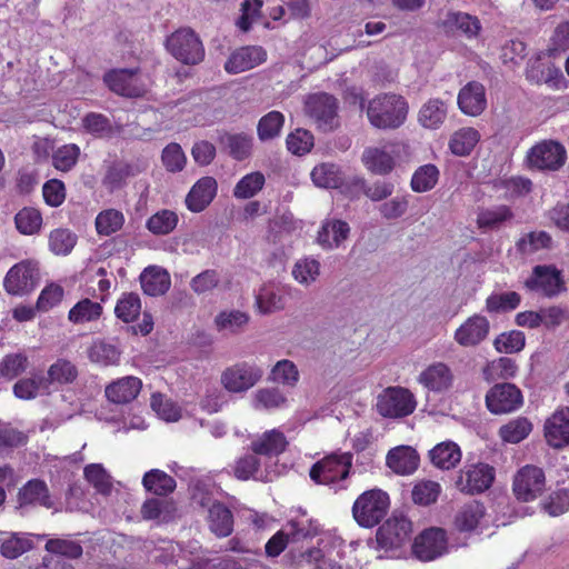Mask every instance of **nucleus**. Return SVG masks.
<instances>
[{"label": "nucleus", "instance_id": "obj_1", "mask_svg": "<svg viewBox=\"0 0 569 569\" xmlns=\"http://www.w3.org/2000/svg\"><path fill=\"white\" fill-rule=\"evenodd\" d=\"M361 108L370 124L377 129L391 130L400 128L407 120L409 104L405 97L397 93H380Z\"/></svg>", "mask_w": 569, "mask_h": 569}, {"label": "nucleus", "instance_id": "obj_2", "mask_svg": "<svg viewBox=\"0 0 569 569\" xmlns=\"http://www.w3.org/2000/svg\"><path fill=\"white\" fill-rule=\"evenodd\" d=\"M390 507L389 495L379 488L362 492L353 502L352 516L363 528L377 526L387 515Z\"/></svg>", "mask_w": 569, "mask_h": 569}, {"label": "nucleus", "instance_id": "obj_3", "mask_svg": "<svg viewBox=\"0 0 569 569\" xmlns=\"http://www.w3.org/2000/svg\"><path fill=\"white\" fill-rule=\"evenodd\" d=\"M351 466L350 452H335L312 466L310 478L319 485L338 487L349 476Z\"/></svg>", "mask_w": 569, "mask_h": 569}, {"label": "nucleus", "instance_id": "obj_4", "mask_svg": "<svg viewBox=\"0 0 569 569\" xmlns=\"http://www.w3.org/2000/svg\"><path fill=\"white\" fill-rule=\"evenodd\" d=\"M409 146L403 142L389 143L382 148L369 147L362 153L365 167L376 174H388L402 156L409 157Z\"/></svg>", "mask_w": 569, "mask_h": 569}, {"label": "nucleus", "instance_id": "obj_5", "mask_svg": "<svg viewBox=\"0 0 569 569\" xmlns=\"http://www.w3.org/2000/svg\"><path fill=\"white\" fill-rule=\"evenodd\" d=\"M417 401L413 393L402 387H389L377 398V411L387 418H400L415 411Z\"/></svg>", "mask_w": 569, "mask_h": 569}, {"label": "nucleus", "instance_id": "obj_6", "mask_svg": "<svg viewBox=\"0 0 569 569\" xmlns=\"http://www.w3.org/2000/svg\"><path fill=\"white\" fill-rule=\"evenodd\" d=\"M167 49L179 61L196 64L202 61L204 49L198 36L188 28L179 29L167 39Z\"/></svg>", "mask_w": 569, "mask_h": 569}, {"label": "nucleus", "instance_id": "obj_7", "mask_svg": "<svg viewBox=\"0 0 569 569\" xmlns=\"http://www.w3.org/2000/svg\"><path fill=\"white\" fill-rule=\"evenodd\" d=\"M530 168L540 171H557L567 161L566 148L558 141L545 140L531 147L527 153Z\"/></svg>", "mask_w": 569, "mask_h": 569}, {"label": "nucleus", "instance_id": "obj_8", "mask_svg": "<svg viewBox=\"0 0 569 569\" xmlns=\"http://www.w3.org/2000/svg\"><path fill=\"white\" fill-rule=\"evenodd\" d=\"M412 553L420 561H432L449 551L447 532L441 528H428L412 542Z\"/></svg>", "mask_w": 569, "mask_h": 569}, {"label": "nucleus", "instance_id": "obj_9", "mask_svg": "<svg viewBox=\"0 0 569 569\" xmlns=\"http://www.w3.org/2000/svg\"><path fill=\"white\" fill-rule=\"evenodd\" d=\"M262 370L251 363L240 362L226 368L220 377L221 386L231 393H242L256 386Z\"/></svg>", "mask_w": 569, "mask_h": 569}, {"label": "nucleus", "instance_id": "obj_10", "mask_svg": "<svg viewBox=\"0 0 569 569\" xmlns=\"http://www.w3.org/2000/svg\"><path fill=\"white\" fill-rule=\"evenodd\" d=\"M495 468L478 462L465 466L457 476L456 487L459 491L475 495L489 489L495 480Z\"/></svg>", "mask_w": 569, "mask_h": 569}, {"label": "nucleus", "instance_id": "obj_11", "mask_svg": "<svg viewBox=\"0 0 569 569\" xmlns=\"http://www.w3.org/2000/svg\"><path fill=\"white\" fill-rule=\"evenodd\" d=\"M104 82L116 93L124 97H139L143 94L150 80L137 70H112L104 76Z\"/></svg>", "mask_w": 569, "mask_h": 569}, {"label": "nucleus", "instance_id": "obj_12", "mask_svg": "<svg viewBox=\"0 0 569 569\" xmlns=\"http://www.w3.org/2000/svg\"><path fill=\"white\" fill-rule=\"evenodd\" d=\"M38 267L31 260H23L12 266L4 279L3 288L11 296H23L36 287Z\"/></svg>", "mask_w": 569, "mask_h": 569}, {"label": "nucleus", "instance_id": "obj_13", "mask_svg": "<svg viewBox=\"0 0 569 569\" xmlns=\"http://www.w3.org/2000/svg\"><path fill=\"white\" fill-rule=\"evenodd\" d=\"M546 487V476L541 468L525 466L515 475L512 489L522 501H531L539 497Z\"/></svg>", "mask_w": 569, "mask_h": 569}, {"label": "nucleus", "instance_id": "obj_14", "mask_svg": "<svg viewBox=\"0 0 569 569\" xmlns=\"http://www.w3.org/2000/svg\"><path fill=\"white\" fill-rule=\"evenodd\" d=\"M411 532V521L402 515H393L379 528L377 540L386 550H397L409 541Z\"/></svg>", "mask_w": 569, "mask_h": 569}, {"label": "nucleus", "instance_id": "obj_15", "mask_svg": "<svg viewBox=\"0 0 569 569\" xmlns=\"http://www.w3.org/2000/svg\"><path fill=\"white\" fill-rule=\"evenodd\" d=\"M523 403L521 391L511 383H498L486 395V406L493 415H506L518 410Z\"/></svg>", "mask_w": 569, "mask_h": 569}, {"label": "nucleus", "instance_id": "obj_16", "mask_svg": "<svg viewBox=\"0 0 569 569\" xmlns=\"http://www.w3.org/2000/svg\"><path fill=\"white\" fill-rule=\"evenodd\" d=\"M305 113L322 130L336 124L337 101L326 93L309 96L305 101Z\"/></svg>", "mask_w": 569, "mask_h": 569}, {"label": "nucleus", "instance_id": "obj_17", "mask_svg": "<svg viewBox=\"0 0 569 569\" xmlns=\"http://www.w3.org/2000/svg\"><path fill=\"white\" fill-rule=\"evenodd\" d=\"M525 287L546 297L556 296L565 289L560 271L552 266L535 267Z\"/></svg>", "mask_w": 569, "mask_h": 569}, {"label": "nucleus", "instance_id": "obj_18", "mask_svg": "<svg viewBox=\"0 0 569 569\" xmlns=\"http://www.w3.org/2000/svg\"><path fill=\"white\" fill-rule=\"evenodd\" d=\"M350 236L348 222L337 218H326L316 236V243L326 251L342 248Z\"/></svg>", "mask_w": 569, "mask_h": 569}, {"label": "nucleus", "instance_id": "obj_19", "mask_svg": "<svg viewBox=\"0 0 569 569\" xmlns=\"http://www.w3.org/2000/svg\"><path fill=\"white\" fill-rule=\"evenodd\" d=\"M267 60V51L260 46H243L233 50L224 62L229 74L249 71Z\"/></svg>", "mask_w": 569, "mask_h": 569}, {"label": "nucleus", "instance_id": "obj_20", "mask_svg": "<svg viewBox=\"0 0 569 569\" xmlns=\"http://www.w3.org/2000/svg\"><path fill=\"white\" fill-rule=\"evenodd\" d=\"M489 320L481 315L467 318L455 331L453 340L463 348L480 345L489 335Z\"/></svg>", "mask_w": 569, "mask_h": 569}, {"label": "nucleus", "instance_id": "obj_21", "mask_svg": "<svg viewBox=\"0 0 569 569\" xmlns=\"http://www.w3.org/2000/svg\"><path fill=\"white\" fill-rule=\"evenodd\" d=\"M142 380L136 376H124L109 382L104 396L114 405H128L136 400L142 390Z\"/></svg>", "mask_w": 569, "mask_h": 569}, {"label": "nucleus", "instance_id": "obj_22", "mask_svg": "<svg viewBox=\"0 0 569 569\" xmlns=\"http://www.w3.org/2000/svg\"><path fill=\"white\" fill-rule=\"evenodd\" d=\"M417 381L428 391L440 393L452 387L453 372L447 363L433 362L419 373Z\"/></svg>", "mask_w": 569, "mask_h": 569}, {"label": "nucleus", "instance_id": "obj_23", "mask_svg": "<svg viewBox=\"0 0 569 569\" xmlns=\"http://www.w3.org/2000/svg\"><path fill=\"white\" fill-rule=\"evenodd\" d=\"M441 26L446 31L459 32L468 40L477 39L482 32L480 19L462 11H448L441 20Z\"/></svg>", "mask_w": 569, "mask_h": 569}, {"label": "nucleus", "instance_id": "obj_24", "mask_svg": "<svg viewBox=\"0 0 569 569\" xmlns=\"http://www.w3.org/2000/svg\"><path fill=\"white\" fill-rule=\"evenodd\" d=\"M122 349L114 340L96 339L87 348V357L91 363L107 368L120 365Z\"/></svg>", "mask_w": 569, "mask_h": 569}, {"label": "nucleus", "instance_id": "obj_25", "mask_svg": "<svg viewBox=\"0 0 569 569\" xmlns=\"http://www.w3.org/2000/svg\"><path fill=\"white\" fill-rule=\"evenodd\" d=\"M458 107L466 116H480L487 108L485 87L476 81L467 83L458 93Z\"/></svg>", "mask_w": 569, "mask_h": 569}, {"label": "nucleus", "instance_id": "obj_26", "mask_svg": "<svg viewBox=\"0 0 569 569\" xmlns=\"http://www.w3.org/2000/svg\"><path fill=\"white\" fill-rule=\"evenodd\" d=\"M387 467L399 476L412 475L419 466V455L410 446H398L388 451Z\"/></svg>", "mask_w": 569, "mask_h": 569}, {"label": "nucleus", "instance_id": "obj_27", "mask_svg": "<svg viewBox=\"0 0 569 569\" xmlns=\"http://www.w3.org/2000/svg\"><path fill=\"white\" fill-rule=\"evenodd\" d=\"M217 181L212 177L199 179L186 197V206L192 212L203 211L217 194Z\"/></svg>", "mask_w": 569, "mask_h": 569}, {"label": "nucleus", "instance_id": "obj_28", "mask_svg": "<svg viewBox=\"0 0 569 569\" xmlns=\"http://www.w3.org/2000/svg\"><path fill=\"white\" fill-rule=\"evenodd\" d=\"M256 309L261 315H270L284 309L286 298L279 283H263L256 293Z\"/></svg>", "mask_w": 569, "mask_h": 569}, {"label": "nucleus", "instance_id": "obj_29", "mask_svg": "<svg viewBox=\"0 0 569 569\" xmlns=\"http://www.w3.org/2000/svg\"><path fill=\"white\" fill-rule=\"evenodd\" d=\"M142 291L151 297L164 295L171 287L170 273L160 266H148L139 277Z\"/></svg>", "mask_w": 569, "mask_h": 569}, {"label": "nucleus", "instance_id": "obj_30", "mask_svg": "<svg viewBox=\"0 0 569 569\" xmlns=\"http://www.w3.org/2000/svg\"><path fill=\"white\" fill-rule=\"evenodd\" d=\"M487 523L485 507L478 501L463 506L455 518V527L462 532L480 531Z\"/></svg>", "mask_w": 569, "mask_h": 569}, {"label": "nucleus", "instance_id": "obj_31", "mask_svg": "<svg viewBox=\"0 0 569 569\" xmlns=\"http://www.w3.org/2000/svg\"><path fill=\"white\" fill-rule=\"evenodd\" d=\"M545 436L548 443L555 448L569 443V408L556 411L546 421Z\"/></svg>", "mask_w": 569, "mask_h": 569}, {"label": "nucleus", "instance_id": "obj_32", "mask_svg": "<svg viewBox=\"0 0 569 569\" xmlns=\"http://www.w3.org/2000/svg\"><path fill=\"white\" fill-rule=\"evenodd\" d=\"M449 102L440 98L428 99L418 111V122L428 130L439 129L446 121Z\"/></svg>", "mask_w": 569, "mask_h": 569}, {"label": "nucleus", "instance_id": "obj_33", "mask_svg": "<svg viewBox=\"0 0 569 569\" xmlns=\"http://www.w3.org/2000/svg\"><path fill=\"white\" fill-rule=\"evenodd\" d=\"M288 441L278 429L264 431L256 436L250 445L251 450L258 455L277 456L286 450Z\"/></svg>", "mask_w": 569, "mask_h": 569}, {"label": "nucleus", "instance_id": "obj_34", "mask_svg": "<svg viewBox=\"0 0 569 569\" xmlns=\"http://www.w3.org/2000/svg\"><path fill=\"white\" fill-rule=\"evenodd\" d=\"M539 61H535L526 71V77L529 81L535 83H546L556 90L567 88V80L561 70L553 64H548L546 68L540 69Z\"/></svg>", "mask_w": 569, "mask_h": 569}, {"label": "nucleus", "instance_id": "obj_35", "mask_svg": "<svg viewBox=\"0 0 569 569\" xmlns=\"http://www.w3.org/2000/svg\"><path fill=\"white\" fill-rule=\"evenodd\" d=\"M481 139L480 132L472 127L456 130L448 142L450 152L456 157H468Z\"/></svg>", "mask_w": 569, "mask_h": 569}, {"label": "nucleus", "instance_id": "obj_36", "mask_svg": "<svg viewBox=\"0 0 569 569\" xmlns=\"http://www.w3.org/2000/svg\"><path fill=\"white\" fill-rule=\"evenodd\" d=\"M429 456L435 467L450 470L461 461L462 452L456 442L448 440L435 446L430 450Z\"/></svg>", "mask_w": 569, "mask_h": 569}, {"label": "nucleus", "instance_id": "obj_37", "mask_svg": "<svg viewBox=\"0 0 569 569\" xmlns=\"http://www.w3.org/2000/svg\"><path fill=\"white\" fill-rule=\"evenodd\" d=\"M321 274V263L313 257L298 259L291 269V276L302 287H310L316 283Z\"/></svg>", "mask_w": 569, "mask_h": 569}, {"label": "nucleus", "instance_id": "obj_38", "mask_svg": "<svg viewBox=\"0 0 569 569\" xmlns=\"http://www.w3.org/2000/svg\"><path fill=\"white\" fill-rule=\"evenodd\" d=\"M18 502L20 507L28 505H40L46 508L53 507L48 488L40 480H30L26 483L18 493Z\"/></svg>", "mask_w": 569, "mask_h": 569}, {"label": "nucleus", "instance_id": "obj_39", "mask_svg": "<svg viewBox=\"0 0 569 569\" xmlns=\"http://www.w3.org/2000/svg\"><path fill=\"white\" fill-rule=\"evenodd\" d=\"M250 317L247 312L237 309H226L220 311L213 320L217 331L234 335L241 331L249 322Z\"/></svg>", "mask_w": 569, "mask_h": 569}, {"label": "nucleus", "instance_id": "obj_40", "mask_svg": "<svg viewBox=\"0 0 569 569\" xmlns=\"http://www.w3.org/2000/svg\"><path fill=\"white\" fill-rule=\"evenodd\" d=\"M439 177L440 171L436 164H422L412 173L410 187L418 193L430 191L437 186Z\"/></svg>", "mask_w": 569, "mask_h": 569}, {"label": "nucleus", "instance_id": "obj_41", "mask_svg": "<svg viewBox=\"0 0 569 569\" xmlns=\"http://www.w3.org/2000/svg\"><path fill=\"white\" fill-rule=\"evenodd\" d=\"M103 308L101 303L92 301L88 298L77 302L68 313V319L74 325H82L98 320L102 315Z\"/></svg>", "mask_w": 569, "mask_h": 569}, {"label": "nucleus", "instance_id": "obj_42", "mask_svg": "<svg viewBox=\"0 0 569 569\" xmlns=\"http://www.w3.org/2000/svg\"><path fill=\"white\" fill-rule=\"evenodd\" d=\"M269 379L274 383L293 388L300 380V372L293 361L281 359L271 368Z\"/></svg>", "mask_w": 569, "mask_h": 569}, {"label": "nucleus", "instance_id": "obj_43", "mask_svg": "<svg viewBox=\"0 0 569 569\" xmlns=\"http://www.w3.org/2000/svg\"><path fill=\"white\" fill-rule=\"evenodd\" d=\"M42 216L36 208H22L14 216L16 228L24 236L38 234L42 229Z\"/></svg>", "mask_w": 569, "mask_h": 569}, {"label": "nucleus", "instance_id": "obj_44", "mask_svg": "<svg viewBox=\"0 0 569 569\" xmlns=\"http://www.w3.org/2000/svg\"><path fill=\"white\" fill-rule=\"evenodd\" d=\"M311 180L318 188H339L342 183V173L336 164L320 163L311 171Z\"/></svg>", "mask_w": 569, "mask_h": 569}, {"label": "nucleus", "instance_id": "obj_45", "mask_svg": "<svg viewBox=\"0 0 569 569\" xmlns=\"http://www.w3.org/2000/svg\"><path fill=\"white\" fill-rule=\"evenodd\" d=\"M32 535L8 533L0 539L1 553L10 559L21 556L33 547Z\"/></svg>", "mask_w": 569, "mask_h": 569}, {"label": "nucleus", "instance_id": "obj_46", "mask_svg": "<svg viewBox=\"0 0 569 569\" xmlns=\"http://www.w3.org/2000/svg\"><path fill=\"white\" fill-rule=\"evenodd\" d=\"M176 512L173 502L157 498L148 499L141 507V516L146 520H157L159 522L169 521Z\"/></svg>", "mask_w": 569, "mask_h": 569}, {"label": "nucleus", "instance_id": "obj_47", "mask_svg": "<svg viewBox=\"0 0 569 569\" xmlns=\"http://www.w3.org/2000/svg\"><path fill=\"white\" fill-rule=\"evenodd\" d=\"M78 369L73 362L67 359L56 360L48 369V388L50 385H69L76 381Z\"/></svg>", "mask_w": 569, "mask_h": 569}, {"label": "nucleus", "instance_id": "obj_48", "mask_svg": "<svg viewBox=\"0 0 569 569\" xmlns=\"http://www.w3.org/2000/svg\"><path fill=\"white\" fill-rule=\"evenodd\" d=\"M209 526L216 536H229L233 527V520L230 510L221 503L212 505V507L209 509Z\"/></svg>", "mask_w": 569, "mask_h": 569}, {"label": "nucleus", "instance_id": "obj_49", "mask_svg": "<svg viewBox=\"0 0 569 569\" xmlns=\"http://www.w3.org/2000/svg\"><path fill=\"white\" fill-rule=\"evenodd\" d=\"M142 485L146 490L158 496H166L176 488L174 479L159 469H152L144 473Z\"/></svg>", "mask_w": 569, "mask_h": 569}, {"label": "nucleus", "instance_id": "obj_50", "mask_svg": "<svg viewBox=\"0 0 569 569\" xmlns=\"http://www.w3.org/2000/svg\"><path fill=\"white\" fill-rule=\"evenodd\" d=\"M518 371L515 360L501 357L488 362L482 369V376L488 382L513 378Z\"/></svg>", "mask_w": 569, "mask_h": 569}, {"label": "nucleus", "instance_id": "obj_51", "mask_svg": "<svg viewBox=\"0 0 569 569\" xmlns=\"http://www.w3.org/2000/svg\"><path fill=\"white\" fill-rule=\"evenodd\" d=\"M266 183L264 174L253 171L243 176L233 188V197L237 199H250L257 196Z\"/></svg>", "mask_w": 569, "mask_h": 569}, {"label": "nucleus", "instance_id": "obj_52", "mask_svg": "<svg viewBox=\"0 0 569 569\" xmlns=\"http://www.w3.org/2000/svg\"><path fill=\"white\" fill-rule=\"evenodd\" d=\"M531 431V422L527 418L518 417L501 426L499 436L503 442L518 443L526 439Z\"/></svg>", "mask_w": 569, "mask_h": 569}, {"label": "nucleus", "instance_id": "obj_53", "mask_svg": "<svg viewBox=\"0 0 569 569\" xmlns=\"http://www.w3.org/2000/svg\"><path fill=\"white\" fill-rule=\"evenodd\" d=\"M251 403L257 410H271L286 406L287 398L277 388H262L252 395Z\"/></svg>", "mask_w": 569, "mask_h": 569}, {"label": "nucleus", "instance_id": "obj_54", "mask_svg": "<svg viewBox=\"0 0 569 569\" xmlns=\"http://www.w3.org/2000/svg\"><path fill=\"white\" fill-rule=\"evenodd\" d=\"M84 479L98 493L109 495L112 490L111 476L101 463H90L83 470Z\"/></svg>", "mask_w": 569, "mask_h": 569}, {"label": "nucleus", "instance_id": "obj_55", "mask_svg": "<svg viewBox=\"0 0 569 569\" xmlns=\"http://www.w3.org/2000/svg\"><path fill=\"white\" fill-rule=\"evenodd\" d=\"M48 392V381L44 377L21 379L13 386L14 396L22 400H30Z\"/></svg>", "mask_w": 569, "mask_h": 569}, {"label": "nucleus", "instance_id": "obj_56", "mask_svg": "<svg viewBox=\"0 0 569 569\" xmlns=\"http://www.w3.org/2000/svg\"><path fill=\"white\" fill-rule=\"evenodd\" d=\"M513 213L507 206H496L492 208L481 209L477 217V224L480 228H497L502 223L511 220Z\"/></svg>", "mask_w": 569, "mask_h": 569}, {"label": "nucleus", "instance_id": "obj_57", "mask_svg": "<svg viewBox=\"0 0 569 569\" xmlns=\"http://www.w3.org/2000/svg\"><path fill=\"white\" fill-rule=\"evenodd\" d=\"M179 218L171 210H160L147 220V229L157 236L168 234L177 227Z\"/></svg>", "mask_w": 569, "mask_h": 569}, {"label": "nucleus", "instance_id": "obj_58", "mask_svg": "<svg viewBox=\"0 0 569 569\" xmlns=\"http://www.w3.org/2000/svg\"><path fill=\"white\" fill-rule=\"evenodd\" d=\"M151 408L160 419L167 422H176L182 418V409L161 393L151 396Z\"/></svg>", "mask_w": 569, "mask_h": 569}, {"label": "nucleus", "instance_id": "obj_59", "mask_svg": "<svg viewBox=\"0 0 569 569\" xmlns=\"http://www.w3.org/2000/svg\"><path fill=\"white\" fill-rule=\"evenodd\" d=\"M187 156L177 142L167 144L161 152V163L168 172H181L187 166Z\"/></svg>", "mask_w": 569, "mask_h": 569}, {"label": "nucleus", "instance_id": "obj_60", "mask_svg": "<svg viewBox=\"0 0 569 569\" xmlns=\"http://www.w3.org/2000/svg\"><path fill=\"white\" fill-rule=\"evenodd\" d=\"M140 312L141 301L136 293L122 295L114 307L116 317L126 323L134 321Z\"/></svg>", "mask_w": 569, "mask_h": 569}, {"label": "nucleus", "instance_id": "obj_61", "mask_svg": "<svg viewBox=\"0 0 569 569\" xmlns=\"http://www.w3.org/2000/svg\"><path fill=\"white\" fill-rule=\"evenodd\" d=\"M284 123V116L279 111H270L263 116L257 127L258 137L261 141L271 140L278 137Z\"/></svg>", "mask_w": 569, "mask_h": 569}, {"label": "nucleus", "instance_id": "obj_62", "mask_svg": "<svg viewBox=\"0 0 569 569\" xmlns=\"http://www.w3.org/2000/svg\"><path fill=\"white\" fill-rule=\"evenodd\" d=\"M77 243V236L68 229H56L49 234V249L56 256L69 254Z\"/></svg>", "mask_w": 569, "mask_h": 569}, {"label": "nucleus", "instance_id": "obj_63", "mask_svg": "<svg viewBox=\"0 0 569 569\" xmlns=\"http://www.w3.org/2000/svg\"><path fill=\"white\" fill-rule=\"evenodd\" d=\"M123 223V213L116 209L103 210L96 218V229L100 236H110L119 231Z\"/></svg>", "mask_w": 569, "mask_h": 569}, {"label": "nucleus", "instance_id": "obj_64", "mask_svg": "<svg viewBox=\"0 0 569 569\" xmlns=\"http://www.w3.org/2000/svg\"><path fill=\"white\" fill-rule=\"evenodd\" d=\"M441 486L433 480H420L415 483L411 497L415 503L428 506L437 501Z\"/></svg>", "mask_w": 569, "mask_h": 569}]
</instances>
